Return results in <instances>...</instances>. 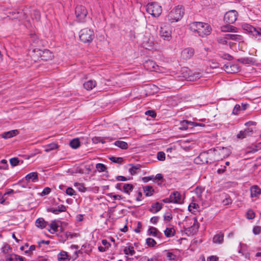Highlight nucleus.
I'll use <instances>...</instances> for the list:
<instances>
[{"instance_id":"1","label":"nucleus","mask_w":261,"mask_h":261,"mask_svg":"<svg viewBox=\"0 0 261 261\" xmlns=\"http://www.w3.org/2000/svg\"><path fill=\"white\" fill-rule=\"evenodd\" d=\"M189 29L193 33H197L201 37L209 35L212 31V28L208 23L197 21L190 23Z\"/></svg>"},{"instance_id":"2","label":"nucleus","mask_w":261,"mask_h":261,"mask_svg":"<svg viewBox=\"0 0 261 261\" xmlns=\"http://www.w3.org/2000/svg\"><path fill=\"white\" fill-rule=\"evenodd\" d=\"M184 14V8L181 6H177L171 10L167 17L170 22H176L182 18Z\"/></svg>"},{"instance_id":"3","label":"nucleus","mask_w":261,"mask_h":261,"mask_svg":"<svg viewBox=\"0 0 261 261\" xmlns=\"http://www.w3.org/2000/svg\"><path fill=\"white\" fill-rule=\"evenodd\" d=\"M186 227L187 233L189 232L190 234L194 235L198 232L199 223L196 217H194L187 219L186 221Z\"/></svg>"},{"instance_id":"4","label":"nucleus","mask_w":261,"mask_h":261,"mask_svg":"<svg viewBox=\"0 0 261 261\" xmlns=\"http://www.w3.org/2000/svg\"><path fill=\"white\" fill-rule=\"evenodd\" d=\"M95 37L94 32L93 30L85 28L79 32L80 40L84 43H90Z\"/></svg>"},{"instance_id":"5","label":"nucleus","mask_w":261,"mask_h":261,"mask_svg":"<svg viewBox=\"0 0 261 261\" xmlns=\"http://www.w3.org/2000/svg\"><path fill=\"white\" fill-rule=\"evenodd\" d=\"M146 11L154 17H159L162 12V8L156 2H151L146 5Z\"/></svg>"},{"instance_id":"6","label":"nucleus","mask_w":261,"mask_h":261,"mask_svg":"<svg viewBox=\"0 0 261 261\" xmlns=\"http://www.w3.org/2000/svg\"><path fill=\"white\" fill-rule=\"evenodd\" d=\"M172 32L170 28L166 25L161 26L159 31V35L164 40L169 41L172 38Z\"/></svg>"},{"instance_id":"7","label":"nucleus","mask_w":261,"mask_h":261,"mask_svg":"<svg viewBox=\"0 0 261 261\" xmlns=\"http://www.w3.org/2000/svg\"><path fill=\"white\" fill-rule=\"evenodd\" d=\"M237 17L238 12L236 10H230L225 13L224 20L228 23H233L237 20Z\"/></svg>"},{"instance_id":"8","label":"nucleus","mask_w":261,"mask_h":261,"mask_svg":"<svg viewBox=\"0 0 261 261\" xmlns=\"http://www.w3.org/2000/svg\"><path fill=\"white\" fill-rule=\"evenodd\" d=\"M75 14L79 20L82 21L87 15V11L85 7L78 6L75 8Z\"/></svg>"},{"instance_id":"9","label":"nucleus","mask_w":261,"mask_h":261,"mask_svg":"<svg viewBox=\"0 0 261 261\" xmlns=\"http://www.w3.org/2000/svg\"><path fill=\"white\" fill-rule=\"evenodd\" d=\"M144 67L150 71L161 72L160 68L152 60H147L144 64Z\"/></svg>"},{"instance_id":"10","label":"nucleus","mask_w":261,"mask_h":261,"mask_svg":"<svg viewBox=\"0 0 261 261\" xmlns=\"http://www.w3.org/2000/svg\"><path fill=\"white\" fill-rule=\"evenodd\" d=\"M194 49L191 47H187L182 50L180 56L182 59L187 60L191 59L194 55Z\"/></svg>"},{"instance_id":"11","label":"nucleus","mask_w":261,"mask_h":261,"mask_svg":"<svg viewBox=\"0 0 261 261\" xmlns=\"http://www.w3.org/2000/svg\"><path fill=\"white\" fill-rule=\"evenodd\" d=\"M116 188L129 195L133 190V186L129 184L118 183L116 185Z\"/></svg>"},{"instance_id":"12","label":"nucleus","mask_w":261,"mask_h":261,"mask_svg":"<svg viewBox=\"0 0 261 261\" xmlns=\"http://www.w3.org/2000/svg\"><path fill=\"white\" fill-rule=\"evenodd\" d=\"M223 68L228 73H234L240 71V68L236 64L228 63L224 65Z\"/></svg>"},{"instance_id":"13","label":"nucleus","mask_w":261,"mask_h":261,"mask_svg":"<svg viewBox=\"0 0 261 261\" xmlns=\"http://www.w3.org/2000/svg\"><path fill=\"white\" fill-rule=\"evenodd\" d=\"M142 46L146 49H153L154 44V42L152 39L145 36L143 39Z\"/></svg>"},{"instance_id":"14","label":"nucleus","mask_w":261,"mask_h":261,"mask_svg":"<svg viewBox=\"0 0 261 261\" xmlns=\"http://www.w3.org/2000/svg\"><path fill=\"white\" fill-rule=\"evenodd\" d=\"M229 150L228 149L225 147L219 148L217 149L215 151L216 155H219L220 157L218 158V160L222 159V158H225L229 155Z\"/></svg>"},{"instance_id":"15","label":"nucleus","mask_w":261,"mask_h":261,"mask_svg":"<svg viewBox=\"0 0 261 261\" xmlns=\"http://www.w3.org/2000/svg\"><path fill=\"white\" fill-rule=\"evenodd\" d=\"M170 201L171 203L180 204L182 203V200L180 193L178 192H174L171 194Z\"/></svg>"},{"instance_id":"16","label":"nucleus","mask_w":261,"mask_h":261,"mask_svg":"<svg viewBox=\"0 0 261 261\" xmlns=\"http://www.w3.org/2000/svg\"><path fill=\"white\" fill-rule=\"evenodd\" d=\"M147 234L149 236L158 238H161L162 237V233L156 228L152 226L149 227L147 230Z\"/></svg>"},{"instance_id":"17","label":"nucleus","mask_w":261,"mask_h":261,"mask_svg":"<svg viewBox=\"0 0 261 261\" xmlns=\"http://www.w3.org/2000/svg\"><path fill=\"white\" fill-rule=\"evenodd\" d=\"M253 133V129L251 128H248L244 130L240 131L238 134H237V138L239 139H244L246 138L247 136H249L251 135Z\"/></svg>"},{"instance_id":"18","label":"nucleus","mask_w":261,"mask_h":261,"mask_svg":"<svg viewBox=\"0 0 261 261\" xmlns=\"http://www.w3.org/2000/svg\"><path fill=\"white\" fill-rule=\"evenodd\" d=\"M123 252L125 255L133 256L135 254V250L134 246L128 243L124 247Z\"/></svg>"},{"instance_id":"19","label":"nucleus","mask_w":261,"mask_h":261,"mask_svg":"<svg viewBox=\"0 0 261 261\" xmlns=\"http://www.w3.org/2000/svg\"><path fill=\"white\" fill-rule=\"evenodd\" d=\"M48 223L43 218H39L35 221V226L40 229L45 228Z\"/></svg>"},{"instance_id":"20","label":"nucleus","mask_w":261,"mask_h":261,"mask_svg":"<svg viewBox=\"0 0 261 261\" xmlns=\"http://www.w3.org/2000/svg\"><path fill=\"white\" fill-rule=\"evenodd\" d=\"M71 257L68 254L67 252L64 251H61L58 255V259L59 261H69Z\"/></svg>"},{"instance_id":"21","label":"nucleus","mask_w":261,"mask_h":261,"mask_svg":"<svg viewBox=\"0 0 261 261\" xmlns=\"http://www.w3.org/2000/svg\"><path fill=\"white\" fill-rule=\"evenodd\" d=\"M102 246H98V249L100 252L107 251L111 246V244L106 240H102L101 241Z\"/></svg>"},{"instance_id":"22","label":"nucleus","mask_w":261,"mask_h":261,"mask_svg":"<svg viewBox=\"0 0 261 261\" xmlns=\"http://www.w3.org/2000/svg\"><path fill=\"white\" fill-rule=\"evenodd\" d=\"M251 197H257L261 194V189L257 186L254 185L250 188Z\"/></svg>"},{"instance_id":"23","label":"nucleus","mask_w":261,"mask_h":261,"mask_svg":"<svg viewBox=\"0 0 261 261\" xmlns=\"http://www.w3.org/2000/svg\"><path fill=\"white\" fill-rule=\"evenodd\" d=\"M25 178L29 181L37 182L38 181V174L37 172L30 173L25 176Z\"/></svg>"},{"instance_id":"24","label":"nucleus","mask_w":261,"mask_h":261,"mask_svg":"<svg viewBox=\"0 0 261 261\" xmlns=\"http://www.w3.org/2000/svg\"><path fill=\"white\" fill-rule=\"evenodd\" d=\"M18 134V131L17 129H15L5 132L1 135V136L4 139H8L16 136Z\"/></svg>"},{"instance_id":"25","label":"nucleus","mask_w":261,"mask_h":261,"mask_svg":"<svg viewBox=\"0 0 261 261\" xmlns=\"http://www.w3.org/2000/svg\"><path fill=\"white\" fill-rule=\"evenodd\" d=\"M163 204L159 202H155L151 205L149 210L150 212L155 214L159 212L162 208Z\"/></svg>"},{"instance_id":"26","label":"nucleus","mask_w":261,"mask_h":261,"mask_svg":"<svg viewBox=\"0 0 261 261\" xmlns=\"http://www.w3.org/2000/svg\"><path fill=\"white\" fill-rule=\"evenodd\" d=\"M96 85V82L94 80H89L84 83L83 86L87 90H91Z\"/></svg>"},{"instance_id":"27","label":"nucleus","mask_w":261,"mask_h":261,"mask_svg":"<svg viewBox=\"0 0 261 261\" xmlns=\"http://www.w3.org/2000/svg\"><path fill=\"white\" fill-rule=\"evenodd\" d=\"M237 29L229 24L224 25L221 27V31L222 32H237Z\"/></svg>"},{"instance_id":"28","label":"nucleus","mask_w":261,"mask_h":261,"mask_svg":"<svg viewBox=\"0 0 261 261\" xmlns=\"http://www.w3.org/2000/svg\"><path fill=\"white\" fill-rule=\"evenodd\" d=\"M53 57L52 53L48 49H44L42 50L41 60L43 61H47L51 59Z\"/></svg>"},{"instance_id":"29","label":"nucleus","mask_w":261,"mask_h":261,"mask_svg":"<svg viewBox=\"0 0 261 261\" xmlns=\"http://www.w3.org/2000/svg\"><path fill=\"white\" fill-rule=\"evenodd\" d=\"M24 258L15 254H12L8 256L6 261H24Z\"/></svg>"},{"instance_id":"30","label":"nucleus","mask_w":261,"mask_h":261,"mask_svg":"<svg viewBox=\"0 0 261 261\" xmlns=\"http://www.w3.org/2000/svg\"><path fill=\"white\" fill-rule=\"evenodd\" d=\"M42 50L38 48H35L33 50V54L32 55L33 60L36 61L39 59L41 60Z\"/></svg>"},{"instance_id":"31","label":"nucleus","mask_w":261,"mask_h":261,"mask_svg":"<svg viewBox=\"0 0 261 261\" xmlns=\"http://www.w3.org/2000/svg\"><path fill=\"white\" fill-rule=\"evenodd\" d=\"M59 225L57 221L55 220L53 221L49 224V229L48 230L51 233H54L58 231Z\"/></svg>"},{"instance_id":"32","label":"nucleus","mask_w":261,"mask_h":261,"mask_svg":"<svg viewBox=\"0 0 261 261\" xmlns=\"http://www.w3.org/2000/svg\"><path fill=\"white\" fill-rule=\"evenodd\" d=\"M43 147L44 148V151L46 152H48L53 150L57 149L59 147V146L55 143H51L44 146Z\"/></svg>"},{"instance_id":"33","label":"nucleus","mask_w":261,"mask_h":261,"mask_svg":"<svg viewBox=\"0 0 261 261\" xmlns=\"http://www.w3.org/2000/svg\"><path fill=\"white\" fill-rule=\"evenodd\" d=\"M228 35L229 40H233L239 42H243V37L240 35L230 34H228Z\"/></svg>"},{"instance_id":"34","label":"nucleus","mask_w":261,"mask_h":261,"mask_svg":"<svg viewBox=\"0 0 261 261\" xmlns=\"http://www.w3.org/2000/svg\"><path fill=\"white\" fill-rule=\"evenodd\" d=\"M228 35L225 34L222 37H220L218 38V42L222 44L225 45L227 44H230V42L229 41V37H228Z\"/></svg>"},{"instance_id":"35","label":"nucleus","mask_w":261,"mask_h":261,"mask_svg":"<svg viewBox=\"0 0 261 261\" xmlns=\"http://www.w3.org/2000/svg\"><path fill=\"white\" fill-rule=\"evenodd\" d=\"M224 240V234L221 233L216 234L213 238V242L215 243L221 244Z\"/></svg>"},{"instance_id":"36","label":"nucleus","mask_w":261,"mask_h":261,"mask_svg":"<svg viewBox=\"0 0 261 261\" xmlns=\"http://www.w3.org/2000/svg\"><path fill=\"white\" fill-rule=\"evenodd\" d=\"M242 28L244 30L251 34H253V32H254L255 28L248 23H243L242 25Z\"/></svg>"},{"instance_id":"37","label":"nucleus","mask_w":261,"mask_h":261,"mask_svg":"<svg viewBox=\"0 0 261 261\" xmlns=\"http://www.w3.org/2000/svg\"><path fill=\"white\" fill-rule=\"evenodd\" d=\"M198 204L194 202H191L188 206L189 211L192 213H195L197 212L198 211Z\"/></svg>"},{"instance_id":"38","label":"nucleus","mask_w":261,"mask_h":261,"mask_svg":"<svg viewBox=\"0 0 261 261\" xmlns=\"http://www.w3.org/2000/svg\"><path fill=\"white\" fill-rule=\"evenodd\" d=\"M164 233L166 237L170 238L175 235V231L173 228L169 227L164 230Z\"/></svg>"},{"instance_id":"39","label":"nucleus","mask_w":261,"mask_h":261,"mask_svg":"<svg viewBox=\"0 0 261 261\" xmlns=\"http://www.w3.org/2000/svg\"><path fill=\"white\" fill-rule=\"evenodd\" d=\"M114 145L122 149H126L128 148L127 143L122 141H116L115 142Z\"/></svg>"},{"instance_id":"40","label":"nucleus","mask_w":261,"mask_h":261,"mask_svg":"<svg viewBox=\"0 0 261 261\" xmlns=\"http://www.w3.org/2000/svg\"><path fill=\"white\" fill-rule=\"evenodd\" d=\"M106 140H109V137H94L92 138V141L94 143H101L102 144L106 142Z\"/></svg>"},{"instance_id":"41","label":"nucleus","mask_w":261,"mask_h":261,"mask_svg":"<svg viewBox=\"0 0 261 261\" xmlns=\"http://www.w3.org/2000/svg\"><path fill=\"white\" fill-rule=\"evenodd\" d=\"M191 121H188L187 120L183 121L180 123L179 129L181 130H187L189 128H191Z\"/></svg>"},{"instance_id":"42","label":"nucleus","mask_w":261,"mask_h":261,"mask_svg":"<svg viewBox=\"0 0 261 261\" xmlns=\"http://www.w3.org/2000/svg\"><path fill=\"white\" fill-rule=\"evenodd\" d=\"M70 146L74 149L77 148L80 146V142L79 139H73L70 142Z\"/></svg>"},{"instance_id":"43","label":"nucleus","mask_w":261,"mask_h":261,"mask_svg":"<svg viewBox=\"0 0 261 261\" xmlns=\"http://www.w3.org/2000/svg\"><path fill=\"white\" fill-rule=\"evenodd\" d=\"M153 189L152 187L147 186L144 187V191L145 194V195L147 196H149L152 195L153 192Z\"/></svg>"},{"instance_id":"44","label":"nucleus","mask_w":261,"mask_h":261,"mask_svg":"<svg viewBox=\"0 0 261 261\" xmlns=\"http://www.w3.org/2000/svg\"><path fill=\"white\" fill-rule=\"evenodd\" d=\"M200 77V74L199 73H191L189 75L188 79L189 81H195Z\"/></svg>"},{"instance_id":"45","label":"nucleus","mask_w":261,"mask_h":261,"mask_svg":"<svg viewBox=\"0 0 261 261\" xmlns=\"http://www.w3.org/2000/svg\"><path fill=\"white\" fill-rule=\"evenodd\" d=\"M74 186L77 188V189L81 192H85L86 191V188L85 187L83 184L79 182H75Z\"/></svg>"},{"instance_id":"46","label":"nucleus","mask_w":261,"mask_h":261,"mask_svg":"<svg viewBox=\"0 0 261 261\" xmlns=\"http://www.w3.org/2000/svg\"><path fill=\"white\" fill-rule=\"evenodd\" d=\"M140 169V166L139 165H136V166H132L129 169V172L132 175H134L137 173L138 171Z\"/></svg>"},{"instance_id":"47","label":"nucleus","mask_w":261,"mask_h":261,"mask_svg":"<svg viewBox=\"0 0 261 261\" xmlns=\"http://www.w3.org/2000/svg\"><path fill=\"white\" fill-rule=\"evenodd\" d=\"M146 244L148 246L152 247L156 245V242L154 239L149 238L146 239Z\"/></svg>"},{"instance_id":"48","label":"nucleus","mask_w":261,"mask_h":261,"mask_svg":"<svg viewBox=\"0 0 261 261\" xmlns=\"http://www.w3.org/2000/svg\"><path fill=\"white\" fill-rule=\"evenodd\" d=\"M172 214L169 212L165 213L164 215V220L168 222H170L172 219Z\"/></svg>"},{"instance_id":"49","label":"nucleus","mask_w":261,"mask_h":261,"mask_svg":"<svg viewBox=\"0 0 261 261\" xmlns=\"http://www.w3.org/2000/svg\"><path fill=\"white\" fill-rule=\"evenodd\" d=\"M96 168L99 172H103L106 170V167L103 164L98 163L96 165Z\"/></svg>"},{"instance_id":"50","label":"nucleus","mask_w":261,"mask_h":261,"mask_svg":"<svg viewBox=\"0 0 261 261\" xmlns=\"http://www.w3.org/2000/svg\"><path fill=\"white\" fill-rule=\"evenodd\" d=\"M8 167V165L6 160H3L0 162V169L6 170Z\"/></svg>"},{"instance_id":"51","label":"nucleus","mask_w":261,"mask_h":261,"mask_svg":"<svg viewBox=\"0 0 261 261\" xmlns=\"http://www.w3.org/2000/svg\"><path fill=\"white\" fill-rule=\"evenodd\" d=\"M246 217L248 219H253L255 217V213L252 210H249L247 212Z\"/></svg>"},{"instance_id":"52","label":"nucleus","mask_w":261,"mask_h":261,"mask_svg":"<svg viewBox=\"0 0 261 261\" xmlns=\"http://www.w3.org/2000/svg\"><path fill=\"white\" fill-rule=\"evenodd\" d=\"M167 258L168 260H174L176 259V256L172 252H168L167 253Z\"/></svg>"},{"instance_id":"53","label":"nucleus","mask_w":261,"mask_h":261,"mask_svg":"<svg viewBox=\"0 0 261 261\" xmlns=\"http://www.w3.org/2000/svg\"><path fill=\"white\" fill-rule=\"evenodd\" d=\"M252 35L254 36H256V37H261V28H255L254 32H253Z\"/></svg>"},{"instance_id":"54","label":"nucleus","mask_w":261,"mask_h":261,"mask_svg":"<svg viewBox=\"0 0 261 261\" xmlns=\"http://www.w3.org/2000/svg\"><path fill=\"white\" fill-rule=\"evenodd\" d=\"M157 158L160 161H164L165 160V153L162 151L159 152L157 154Z\"/></svg>"},{"instance_id":"55","label":"nucleus","mask_w":261,"mask_h":261,"mask_svg":"<svg viewBox=\"0 0 261 261\" xmlns=\"http://www.w3.org/2000/svg\"><path fill=\"white\" fill-rule=\"evenodd\" d=\"M66 193L67 195L69 196H73L75 195V191L74 190V189L71 187L68 188L66 190Z\"/></svg>"},{"instance_id":"56","label":"nucleus","mask_w":261,"mask_h":261,"mask_svg":"<svg viewBox=\"0 0 261 261\" xmlns=\"http://www.w3.org/2000/svg\"><path fill=\"white\" fill-rule=\"evenodd\" d=\"M70 248L71 249H75V251L74 252V254L73 255V257H74V259L76 258L77 257H78V254H77V250L79 248V246L77 245H72L71 246H70Z\"/></svg>"},{"instance_id":"57","label":"nucleus","mask_w":261,"mask_h":261,"mask_svg":"<svg viewBox=\"0 0 261 261\" xmlns=\"http://www.w3.org/2000/svg\"><path fill=\"white\" fill-rule=\"evenodd\" d=\"M66 237L67 239H72L74 237H77L78 235L77 233H71L70 232H66Z\"/></svg>"},{"instance_id":"58","label":"nucleus","mask_w":261,"mask_h":261,"mask_svg":"<svg viewBox=\"0 0 261 261\" xmlns=\"http://www.w3.org/2000/svg\"><path fill=\"white\" fill-rule=\"evenodd\" d=\"M108 195L111 197H113L114 200H116L117 199L121 200L123 199L122 196L120 195H113V193H109L108 194Z\"/></svg>"},{"instance_id":"59","label":"nucleus","mask_w":261,"mask_h":261,"mask_svg":"<svg viewBox=\"0 0 261 261\" xmlns=\"http://www.w3.org/2000/svg\"><path fill=\"white\" fill-rule=\"evenodd\" d=\"M10 162L12 166H15L18 164L19 160L17 158H14L10 159Z\"/></svg>"},{"instance_id":"60","label":"nucleus","mask_w":261,"mask_h":261,"mask_svg":"<svg viewBox=\"0 0 261 261\" xmlns=\"http://www.w3.org/2000/svg\"><path fill=\"white\" fill-rule=\"evenodd\" d=\"M261 232V227L258 226H254L253 228V232L254 234H258Z\"/></svg>"},{"instance_id":"61","label":"nucleus","mask_w":261,"mask_h":261,"mask_svg":"<svg viewBox=\"0 0 261 261\" xmlns=\"http://www.w3.org/2000/svg\"><path fill=\"white\" fill-rule=\"evenodd\" d=\"M240 110H241V107H240V105H236L233 109L232 114H234V115H237L239 113V112H240Z\"/></svg>"},{"instance_id":"62","label":"nucleus","mask_w":261,"mask_h":261,"mask_svg":"<svg viewBox=\"0 0 261 261\" xmlns=\"http://www.w3.org/2000/svg\"><path fill=\"white\" fill-rule=\"evenodd\" d=\"M110 159L111 161H112L113 162H114V163H120V162H121L122 161V158H117V157H114V156L110 158Z\"/></svg>"},{"instance_id":"63","label":"nucleus","mask_w":261,"mask_h":261,"mask_svg":"<svg viewBox=\"0 0 261 261\" xmlns=\"http://www.w3.org/2000/svg\"><path fill=\"white\" fill-rule=\"evenodd\" d=\"M139 261H155V260L153 258H148L145 256L141 257Z\"/></svg>"},{"instance_id":"64","label":"nucleus","mask_w":261,"mask_h":261,"mask_svg":"<svg viewBox=\"0 0 261 261\" xmlns=\"http://www.w3.org/2000/svg\"><path fill=\"white\" fill-rule=\"evenodd\" d=\"M51 191V190L49 188L46 187L43 189L41 193V195H46L48 194Z\"/></svg>"}]
</instances>
